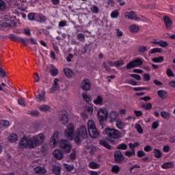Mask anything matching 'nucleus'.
I'll return each mask as SVG.
<instances>
[{
    "instance_id": "20e7f679",
    "label": "nucleus",
    "mask_w": 175,
    "mask_h": 175,
    "mask_svg": "<svg viewBox=\"0 0 175 175\" xmlns=\"http://www.w3.org/2000/svg\"><path fill=\"white\" fill-rule=\"evenodd\" d=\"M105 133L107 135V137L109 139H120L121 138V132L116 129H111L107 127L105 129Z\"/></svg>"
},
{
    "instance_id": "a18cd8bd",
    "label": "nucleus",
    "mask_w": 175,
    "mask_h": 175,
    "mask_svg": "<svg viewBox=\"0 0 175 175\" xmlns=\"http://www.w3.org/2000/svg\"><path fill=\"white\" fill-rule=\"evenodd\" d=\"M135 129L137 130V132H138V133H143V129L142 128V126L140 124H136Z\"/></svg>"
},
{
    "instance_id": "4c0bfd02",
    "label": "nucleus",
    "mask_w": 175,
    "mask_h": 175,
    "mask_svg": "<svg viewBox=\"0 0 175 175\" xmlns=\"http://www.w3.org/2000/svg\"><path fill=\"white\" fill-rule=\"evenodd\" d=\"M155 53H162V49L161 48H154L150 49L148 54H155Z\"/></svg>"
},
{
    "instance_id": "ddd939ff",
    "label": "nucleus",
    "mask_w": 175,
    "mask_h": 175,
    "mask_svg": "<svg viewBox=\"0 0 175 175\" xmlns=\"http://www.w3.org/2000/svg\"><path fill=\"white\" fill-rule=\"evenodd\" d=\"M36 174L38 175H47V170L44 169V167H36L34 168Z\"/></svg>"
},
{
    "instance_id": "c9c22d12",
    "label": "nucleus",
    "mask_w": 175,
    "mask_h": 175,
    "mask_svg": "<svg viewBox=\"0 0 175 175\" xmlns=\"http://www.w3.org/2000/svg\"><path fill=\"white\" fill-rule=\"evenodd\" d=\"M152 61L155 64H161V62H163V57L160 56L159 57L152 58Z\"/></svg>"
},
{
    "instance_id": "4be33fe9",
    "label": "nucleus",
    "mask_w": 175,
    "mask_h": 175,
    "mask_svg": "<svg viewBox=\"0 0 175 175\" xmlns=\"http://www.w3.org/2000/svg\"><path fill=\"white\" fill-rule=\"evenodd\" d=\"M157 94L161 99H166L167 98V92L164 90H158Z\"/></svg>"
},
{
    "instance_id": "5701e85b",
    "label": "nucleus",
    "mask_w": 175,
    "mask_h": 175,
    "mask_svg": "<svg viewBox=\"0 0 175 175\" xmlns=\"http://www.w3.org/2000/svg\"><path fill=\"white\" fill-rule=\"evenodd\" d=\"M36 21L43 23L46 21V17L40 14H37L36 16Z\"/></svg>"
},
{
    "instance_id": "603ef678",
    "label": "nucleus",
    "mask_w": 175,
    "mask_h": 175,
    "mask_svg": "<svg viewBox=\"0 0 175 175\" xmlns=\"http://www.w3.org/2000/svg\"><path fill=\"white\" fill-rule=\"evenodd\" d=\"M142 106L144 109H146V110H151V109H152V104L150 103L146 105L144 104Z\"/></svg>"
},
{
    "instance_id": "09e8293b",
    "label": "nucleus",
    "mask_w": 175,
    "mask_h": 175,
    "mask_svg": "<svg viewBox=\"0 0 175 175\" xmlns=\"http://www.w3.org/2000/svg\"><path fill=\"white\" fill-rule=\"evenodd\" d=\"M10 39L14 42H18V40H20V38L16 36L14 34H10Z\"/></svg>"
},
{
    "instance_id": "a211bd4d",
    "label": "nucleus",
    "mask_w": 175,
    "mask_h": 175,
    "mask_svg": "<svg viewBox=\"0 0 175 175\" xmlns=\"http://www.w3.org/2000/svg\"><path fill=\"white\" fill-rule=\"evenodd\" d=\"M115 161H116V162H122V161H124V156L122 155V153H121V151L118 150L116 152H115Z\"/></svg>"
},
{
    "instance_id": "f257e3e1",
    "label": "nucleus",
    "mask_w": 175,
    "mask_h": 175,
    "mask_svg": "<svg viewBox=\"0 0 175 175\" xmlns=\"http://www.w3.org/2000/svg\"><path fill=\"white\" fill-rule=\"evenodd\" d=\"M75 135L76 136L75 137V124L69 123L64 131V136L68 140H73L74 139V141L77 144H80V143H81V139H87V137H88V132L87 131L85 125H81L77 129Z\"/></svg>"
},
{
    "instance_id": "a19ab883",
    "label": "nucleus",
    "mask_w": 175,
    "mask_h": 175,
    "mask_svg": "<svg viewBox=\"0 0 175 175\" xmlns=\"http://www.w3.org/2000/svg\"><path fill=\"white\" fill-rule=\"evenodd\" d=\"M112 173H115V174H118V172H120V167L117 165H113L111 168Z\"/></svg>"
},
{
    "instance_id": "f3484780",
    "label": "nucleus",
    "mask_w": 175,
    "mask_h": 175,
    "mask_svg": "<svg viewBox=\"0 0 175 175\" xmlns=\"http://www.w3.org/2000/svg\"><path fill=\"white\" fill-rule=\"evenodd\" d=\"M116 126L118 128V129H120V131H122L125 126H126V124L122 121L121 119H118L116 121Z\"/></svg>"
},
{
    "instance_id": "e433bc0d",
    "label": "nucleus",
    "mask_w": 175,
    "mask_h": 175,
    "mask_svg": "<svg viewBox=\"0 0 175 175\" xmlns=\"http://www.w3.org/2000/svg\"><path fill=\"white\" fill-rule=\"evenodd\" d=\"M27 114H29L30 116H32L33 117H38L40 114L39 111L38 110H32V111H29L27 112Z\"/></svg>"
},
{
    "instance_id": "5fc2aeb1",
    "label": "nucleus",
    "mask_w": 175,
    "mask_h": 175,
    "mask_svg": "<svg viewBox=\"0 0 175 175\" xmlns=\"http://www.w3.org/2000/svg\"><path fill=\"white\" fill-rule=\"evenodd\" d=\"M159 46H160V47H167V43L166 42V41L159 40Z\"/></svg>"
},
{
    "instance_id": "4468645a",
    "label": "nucleus",
    "mask_w": 175,
    "mask_h": 175,
    "mask_svg": "<svg viewBox=\"0 0 175 175\" xmlns=\"http://www.w3.org/2000/svg\"><path fill=\"white\" fill-rule=\"evenodd\" d=\"M37 102H46V92L42 90L41 93L38 94L36 96Z\"/></svg>"
},
{
    "instance_id": "e2e57ef3",
    "label": "nucleus",
    "mask_w": 175,
    "mask_h": 175,
    "mask_svg": "<svg viewBox=\"0 0 175 175\" xmlns=\"http://www.w3.org/2000/svg\"><path fill=\"white\" fill-rule=\"evenodd\" d=\"M131 77H133V79H135V80H141L142 77L137 74H131Z\"/></svg>"
},
{
    "instance_id": "7c9ffc66",
    "label": "nucleus",
    "mask_w": 175,
    "mask_h": 175,
    "mask_svg": "<svg viewBox=\"0 0 175 175\" xmlns=\"http://www.w3.org/2000/svg\"><path fill=\"white\" fill-rule=\"evenodd\" d=\"M153 154L154 158H161L162 157V152L159 149H154Z\"/></svg>"
},
{
    "instance_id": "1a4fd4ad",
    "label": "nucleus",
    "mask_w": 175,
    "mask_h": 175,
    "mask_svg": "<svg viewBox=\"0 0 175 175\" xmlns=\"http://www.w3.org/2000/svg\"><path fill=\"white\" fill-rule=\"evenodd\" d=\"M124 17H127L129 20H134L135 21H140V18L136 16L135 12H126L124 13Z\"/></svg>"
},
{
    "instance_id": "dca6fc26",
    "label": "nucleus",
    "mask_w": 175,
    "mask_h": 175,
    "mask_svg": "<svg viewBox=\"0 0 175 175\" xmlns=\"http://www.w3.org/2000/svg\"><path fill=\"white\" fill-rule=\"evenodd\" d=\"M59 79L55 78L53 81V85L52 88L50 89L49 92L51 93L53 91H57V90L59 89Z\"/></svg>"
},
{
    "instance_id": "774afa93",
    "label": "nucleus",
    "mask_w": 175,
    "mask_h": 175,
    "mask_svg": "<svg viewBox=\"0 0 175 175\" xmlns=\"http://www.w3.org/2000/svg\"><path fill=\"white\" fill-rule=\"evenodd\" d=\"M150 77L149 74H145L144 75V81H150Z\"/></svg>"
},
{
    "instance_id": "b1692460",
    "label": "nucleus",
    "mask_w": 175,
    "mask_h": 175,
    "mask_svg": "<svg viewBox=\"0 0 175 175\" xmlns=\"http://www.w3.org/2000/svg\"><path fill=\"white\" fill-rule=\"evenodd\" d=\"M38 109L40 111H42L43 113H46L47 111H50V106L47 105H42L38 107Z\"/></svg>"
},
{
    "instance_id": "393cba45",
    "label": "nucleus",
    "mask_w": 175,
    "mask_h": 175,
    "mask_svg": "<svg viewBox=\"0 0 175 175\" xmlns=\"http://www.w3.org/2000/svg\"><path fill=\"white\" fill-rule=\"evenodd\" d=\"M50 72L54 77L58 75V68L55 67L54 65H51Z\"/></svg>"
},
{
    "instance_id": "f704fd0d",
    "label": "nucleus",
    "mask_w": 175,
    "mask_h": 175,
    "mask_svg": "<svg viewBox=\"0 0 175 175\" xmlns=\"http://www.w3.org/2000/svg\"><path fill=\"white\" fill-rule=\"evenodd\" d=\"M52 172L53 173V174H56V175L61 174V167L53 166L52 169Z\"/></svg>"
},
{
    "instance_id": "9d476101",
    "label": "nucleus",
    "mask_w": 175,
    "mask_h": 175,
    "mask_svg": "<svg viewBox=\"0 0 175 175\" xmlns=\"http://www.w3.org/2000/svg\"><path fill=\"white\" fill-rule=\"evenodd\" d=\"M118 112L116 111H112L109 113V115L108 116L109 122H115L117 121V119L118 118Z\"/></svg>"
},
{
    "instance_id": "13d9d810",
    "label": "nucleus",
    "mask_w": 175,
    "mask_h": 175,
    "mask_svg": "<svg viewBox=\"0 0 175 175\" xmlns=\"http://www.w3.org/2000/svg\"><path fill=\"white\" fill-rule=\"evenodd\" d=\"M158 126H159V121L158 120L154 122L152 124V129H158Z\"/></svg>"
},
{
    "instance_id": "de8ad7c7",
    "label": "nucleus",
    "mask_w": 175,
    "mask_h": 175,
    "mask_svg": "<svg viewBox=\"0 0 175 175\" xmlns=\"http://www.w3.org/2000/svg\"><path fill=\"white\" fill-rule=\"evenodd\" d=\"M139 144L137 142H135L134 144L130 143L129 144V148H131V150H135V148H136V147L139 146Z\"/></svg>"
},
{
    "instance_id": "338daca9",
    "label": "nucleus",
    "mask_w": 175,
    "mask_h": 175,
    "mask_svg": "<svg viewBox=\"0 0 175 175\" xmlns=\"http://www.w3.org/2000/svg\"><path fill=\"white\" fill-rule=\"evenodd\" d=\"M34 77V83H38V81H39V80H40V77H39V74L38 73H35L33 75Z\"/></svg>"
},
{
    "instance_id": "ea45409f",
    "label": "nucleus",
    "mask_w": 175,
    "mask_h": 175,
    "mask_svg": "<svg viewBox=\"0 0 175 175\" xmlns=\"http://www.w3.org/2000/svg\"><path fill=\"white\" fill-rule=\"evenodd\" d=\"M161 117H163V118H165V120L170 118V113L165 111L161 112Z\"/></svg>"
},
{
    "instance_id": "0eeeda50",
    "label": "nucleus",
    "mask_w": 175,
    "mask_h": 175,
    "mask_svg": "<svg viewBox=\"0 0 175 175\" xmlns=\"http://www.w3.org/2000/svg\"><path fill=\"white\" fill-rule=\"evenodd\" d=\"M97 116L100 121H105V120H107V118H109V112L107 111V109L105 107L100 108L97 111Z\"/></svg>"
},
{
    "instance_id": "c03bdc74",
    "label": "nucleus",
    "mask_w": 175,
    "mask_h": 175,
    "mask_svg": "<svg viewBox=\"0 0 175 175\" xmlns=\"http://www.w3.org/2000/svg\"><path fill=\"white\" fill-rule=\"evenodd\" d=\"M118 150H128V145L126 144H120L117 146Z\"/></svg>"
},
{
    "instance_id": "c85d7f7f",
    "label": "nucleus",
    "mask_w": 175,
    "mask_h": 175,
    "mask_svg": "<svg viewBox=\"0 0 175 175\" xmlns=\"http://www.w3.org/2000/svg\"><path fill=\"white\" fill-rule=\"evenodd\" d=\"M82 97L85 102L88 103L89 102H91V96H90L88 94L83 92L82 93Z\"/></svg>"
},
{
    "instance_id": "c756f323",
    "label": "nucleus",
    "mask_w": 175,
    "mask_h": 175,
    "mask_svg": "<svg viewBox=\"0 0 175 175\" xmlns=\"http://www.w3.org/2000/svg\"><path fill=\"white\" fill-rule=\"evenodd\" d=\"M17 139H18V137H17V135L16 134H11L9 137H8V140L9 142H10V143H14L15 142H17Z\"/></svg>"
},
{
    "instance_id": "2eb2a0df",
    "label": "nucleus",
    "mask_w": 175,
    "mask_h": 175,
    "mask_svg": "<svg viewBox=\"0 0 175 175\" xmlns=\"http://www.w3.org/2000/svg\"><path fill=\"white\" fill-rule=\"evenodd\" d=\"M163 21L165 23L166 29H172L173 25H172V20L170 19V18H169V16H164Z\"/></svg>"
},
{
    "instance_id": "cd10ccee",
    "label": "nucleus",
    "mask_w": 175,
    "mask_h": 175,
    "mask_svg": "<svg viewBox=\"0 0 175 175\" xmlns=\"http://www.w3.org/2000/svg\"><path fill=\"white\" fill-rule=\"evenodd\" d=\"M99 143L100 146H103V147L107 148V150H111V146H110V144H109L107 141L103 139V140H100Z\"/></svg>"
},
{
    "instance_id": "052dcab7",
    "label": "nucleus",
    "mask_w": 175,
    "mask_h": 175,
    "mask_svg": "<svg viewBox=\"0 0 175 175\" xmlns=\"http://www.w3.org/2000/svg\"><path fill=\"white\" fill-rule=\"evenodd\" d=\"M6 8V3L3 0H0V10H3Z\"/></svg>"
},
{
    "instance_id": "37998d69",
    "label": "nucleus",
    "mask_w": 175,
    "mask_h": 175,
    "mask_svg": "<svg viewBox=\"0 0 175 175\" xmlns=\"http://www.w3.org/2000/svg\"><path fill=\"white\" fill-rule=\"evenodd\" d=\"M135 150H132V151H126L125 152V155L126 157H133V155H135Z\"/></svg>"
},
{
    "instance_id": "aec40b11",
    "label": "nucleus",
    "mask_w": 175,
    "mask_h": 175,
    "mask_svg": "<svg viewBox=\"0 0 175 175\" xmlns=\"http://www.w3.org/2000/svg\"><path fill=\"white\" fill-rule=\"evenodd\" d=\"M64 75L68 77V79H73V76H75V73L70 68H65L64 69Z\"/></svg>"
},
{
    "instance_id": "6e6552de",
    "label": "nucleus",
    "mask_w": 175,
    "mask_h": 175,
    "mask_svg": "<svg viewBox=\"0 0 175 175\" xmlns=\"http://www.w3.org/2000/svg\"><path fill=\"white\" fill-rule=\"evenodd\" d=\"M140 65H143V59L139 57L127 64L126 68L132 69L133 68H137V66H140Z\"/></svg>"
},
{
    "instance_id": "2f4dec72",
    "label": "nucleus",
    "mask_w": 175,
    "mask_h": 175,
    "mask_svg": "<svg viewBox=\"0 0 175 175\" xmlns=\"http://www.w3.org/2000/svg\"><path fill=\"white\" fill-rule=\"evenodd\" d=\"M129 30L133 33H136V32H139V26L136 25H132L131 26H130Z\"/></svg>"
},
{
    "instance_id": "58836bf2",
    "label": "nucleus",
    "mask_w": 175,
    "mask_h": 175,
    "mask_svg": "<svg viewBox=\"0 0 175 175\" xmlns=\"http://www.w3.org/2000/svg\"><path fill=\"white\" fill-rule=\"evenodd\" d=\"M36 16H37V14H35V13H30L28 14L27 17H28V19L30 21H36Z\"/></svg>"
},
{
    "instance_id": "680f3d73",
    "label": "nucleus",
    "mask_w": 175,
    "mask_h": 175,
    "mask_svg": "<svg viewBox=\"0 0 175 175\" xmlns=\"http://www.w3.org/2000/svg\"><path fill=\"white\" fill-rule=\"evenodd\" d=\"M59 27L61 28V27H66L67 25V22L66 21H62L60 22H59V24H58Z\"/></svg>"
},
{
    "instance_id": "f8f14e48",
    "label": "nucleus",
    "mask_w": 175,
    "mask_h": 175,
    "mask_svg": "<svg viewBox=\"0 0 175 175\" xmlns=\"http://www.w3.org/2000/svg\"><path fill=\"white\" fill-rule=\"evenodd\" d=\"M81 87L82 90H84V91H88V90L91 88V83L90 82V80L89 79L83 80L81 84Z\"/></svg>"
},
{
    "instance_id": "473e14b6",
    "label": "nucleus",
    "mask_w": 175,
    "mask_h": 175,
    "mask_svg": "<svg viewBox=\"0 0 175 175\" xmlns=\"http://www.w3.org/2000/svg\"><path fill=\"white\" fill-rule=\"evenodd\" d=\"M0 125L3 128H9V126H10V122L8 120H1Z\"/></svg>"
},
{
    "instance_id": "6e6d98bb",
    "label": "nucleus",
    "mask_w": 175,
    "mask_h": 175,
    "mask_svg": "<svg viewBox=\"0 0 175 175\" xmlns=\"http://www.w3.org/2000/svg\"><path fill=\"white\" fill-rule=\"evenodd\" d=\"M111 18H117L118 17V11L115 10L111 13Z\"/></svg>"
},
{
    "instance_id": "bb28decb",
    "label": "nucleus",
    "mask_w": 175,
    "mask_h": 175,
    "mask_svg": "<svg viewBox=\"0 0 175 175\" xmlns=\"http://www.w3.org/2000/svg\"><path fill=\"white\" fill-rule=\"evenodd\" d=\"M96 129V126H95V122L92 120H90L88 122V131H91L92 129Z\"/></svg>"
},
{
    "instance_id": "69168bd1",
    "label": "nucleus",
    "mask_w": 175,
    "mask_h": 175,
    "mask_svg": "<svg viewBox=\"0 0 175 175\" xmlns=\"http://www.w3.org/2000/svg\"><path fill=\"white\" fill-rule=\"evenodd\" d=\"M87 110L90 114H92V113H94V107L92 105H89L87 107Z\"/></svg>"
},
{
    "instance_id": "a878e982",
    "label": "nucleus",
    "mask_w": 175,
    "mask_h": 175,
    "mask_svg": "<svg viewBox=\"0 0 175 175\" xmlns=\"http://www.w3.org/2000/svg\"><path fill=\"white\" fill-rule=\"evenodd\" d=\"M88 166L90 169L94 170L99 169V167H100V165L95 161H90L88 164Z\"/></svg>"
},
{
    "instance_id": "3c124183",
    "label": "nucleus",
    "mask_w": 175,
    "mask_h": 175,
    "mask_svg": "<svg viewBox=\"0 0 175 175\" xmlns=\"http://www.w3.org/2000/svg\"><path fill=\"white\" fill-rule=\"evenodd\" d=\"M63 166L65 167V169H66V170H68V172L73 170L74 167L72 165H68L66 163H64Z\"/></svg>"
},
{
    "instance_id": "39448f33",
    "label": "nucleus",
    "mask_w": 175,
    "mask_h": 175,
    "mask_svg": "<svg viewBox=\"0 0 175 175\" xmlns=\"http://www.w3.org/2000/svg\"><path fill=\"white\" fill-rule=\"evenodd\" d=\"M18 147L19 148L33 149L31 138L28 139L25 137H23L18 143Z\"/></svg>"
},
{
    "instance_id": "6ab92c4d",
    "label": "nucleus",
    "mask_w": 175,
    "mask_h": 175,
    "mask_svg": "<svg viewBox=\"0 0 175 175\" xmlns=\"http://www.w3.org/2000/svg\"><path fill=\"white\" fill-rule=\"evenodd\" d=\"M88 133L92 139H97L99 136V132H98V129H96V128L89 130Z\"/></svg>"
},
{
    "instance_id": "8fccbe9b",
    "label": "nucleus",
    "mask_w": 175,
    "mask_h": 175,
    "mask_svg": "<svg viewBox=\"0 0 175 175\" xmlns=\"http://www.w3.org/2000/svg\"><path fill=\"white\" fill-rule=\"evenodd\" d=\"M139 53H146V51H148V49L146 48V46H139L138 49Z\"/></svg>"
},
{
    "instance_id": "864d4df0",
    "label": "nucleus",
    "mask_w": 175,
    "mask_h": 175,
    "mask_svg": "<svg viewBox=\"0 0 175 175\" xmlns=\"http://www.w3.org/2000/svg\"><path fill=\"white\" fill-rule=\"evenodd\" d=\"M95 151H96V147L94 146H91L89 148V152L92 155L95 154Z\"/></svg>"
},
{
    "instance_id": "49530a36",
    "label": "nucleus",
    "mask_w": 175,
    "mask_h": 175,
    "mask_svg": "<svg viewBox=\"0 0 175 175\" xmlns=\"http://www.w3.org/2000/svg\"><path fill=\"white\" fill-rule=\"evenodd\" d=\"M77 38L78 40H80V42L85 41V36L83 33H79Z\"/></svg>"
},
{
    "instance_id": "0e129e2a",
    "label": "nucleus",
    "mask_w": 175,
    "mask_h": 175,
    "mask_svg": "<svg viewBox=\"0 0 175 175\" xmlns=\"http://www.w3.org/2000/svg\"><path fill=\"white\" fill-rule=\"evenodd\" d=\"M124 65V60H118L115 62V66H122Z\"/></svg>"
},
{
    "instance_id": "423d86ee",
    "label": "nucleus",
    "mask_w": 175,
    "mask_h": 175,
    "mask_svg": "<svg viewBox=\"0 0 175 175\" xmlns=\"http://www.w3.org/2000/svg\"><path fill=\"white\" fill-rule=\"evenodd\" d=\"M59 120L64 125L69 122V114H68V112L65 109H62L59 111Z\"/></svg>"
},
{
    "instance_id": "bf43d9fd",
    "label": "nucleus",
    "mask_w": 175,
    "mask_h": 175,
    "mask_svg": "<svg viewBox=\"0 0 175 175\" xmlns=\"http://www.w3.org/2000/svg\"><path fill=\"white\" fill-rule=\"evenodd\" d=\"M18 103L20 105V106H22V107H25V106H27L24 100H22L21 98L18 100Z\"/></svg>"
},
{
    "instance_id": "412c9836",
    "label": "nucleus",
    "mask_w": 175,
    "mask_h": 175,
    "mask_svg": "<svg viewBox=\"0 0 175 175\" xmlns=\"http://www.w3.org/2000/svg\"><path fill=\"white\" fill-rule=\"evenodd\" d=\"M161 167L165 170L173 169L174 167V163L172 161L165 162L161 165Z\"/></svg>"
},
{
    "instance_id": "79ce46f5",
    "label": "nucleus",
    "mask_w": 175,
    "mask_h": 175,
    "mask_svg": "<svg viewBox=\"0 0 175 175\" xmlns=\"http://www.w3.org/2000/svg\"><path fill=\"white\" fill-rule=\"evenodd\" d=\"M90 10H92V13H95L96 14H98L99 12V8L96 5H92Z\"/></svg>"
},
{
    "instance_id": "4d7b16f0",
    "label": "nucleus",
    "mask_w": 175,
    "mask_h": 175,
    "mask_svg": "<svg viewBox=\"0 0 175 175\" xmlns=\"http://www.w3.org/2000/svg\"><path fill=\"white\" fill-rule=\"evenodd\" d=\"M167 76H168V77H174V74L170 68L167 69Z\"/></svg>"
},
{
    "instance_id": "9b49d317",
    "label": "nucleus",
    "mask_w": 175,
    "mask_h": 175,
    "mask_svg": "<svg viewBox=\"0 0 175 175\" xmlns=\"http://www.w3.org/2000/svg\"><path fill=\"white\" fill-rule=\"evenodd\" d=\"M53 157L56 158V159L61 161V159L64 158V152L60 149H56L53 152Z\"/></svg>"
},
{
    "instance_id": "72a5a7b5",
    "label": "nucleus",
    "mask_w": 175,
    "mask_h": 175,
    "mask_svg": "<svg viewBox=\"0 0 175 175\" xmlns=\"http://www.w3.org/2000/svg\"><path fill=\"white\" fill-rule=\"evenodd\" d=\"M94 105H102L103 103V98L100 96H98L96 99L94 100Z\"/></svg>"
},
{
    "instance_id": "7ed1b4c3",
    "label": "nucleus",
    "mask_w": 175,
    "mask_h": 175,
    "mask_svg": "<svg viewBox=\"0 0 175 175\" xmlns=\"http://www.w3.org/2000/svg\"><path fill=\"white\" fill-rule=\"evenodd\" d=\"M31 139L33 144V148H36V147H38V146H42V144L44 143L46 137L43 133H40L31 137Z\"/></svg>"
},
{
    "instance_id": "f03ea898",
    "label": "nucleus",
    "mask_w": 175,
    "mask_h": 175,
    "mask_svg": "<svg viewBox=\"0 0 175 175\" xmlns=\"http://www.w3.org/2000/svg\"><path fill=\"white\" fill-rule=\"evenodd\" d=\"M58 131H55L51 137V146H52V147H57L59 144V148H62L64 152H66V154L70 152V150H72V144L67 140L62 139L58 142Z\"/></svg>"
}]
</instances>
